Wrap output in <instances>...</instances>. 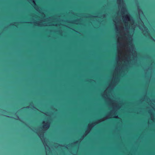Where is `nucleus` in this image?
<instances>
[{
	"instance_id": "f257e3e1",
	"label": "nucleus",
	"mask_w": 155,
	"mask_h": 155,
	"mask_svg": "<svg viewBox=\"0 0 155 155\" xmlns=\"http://www.w3.org/2000/svg\"><path fill=\"white\" fill-rule=\"evenodd\" d=\"M49 127V124H48L47 123L45 125H44L43 126L44 128H48Z\"/></svg>"
},
{
	"instance_id": "f03ea898",
	"label": "nucleus",
	"mask_w": 155,
	"mask_h": 155,
	"mask_svg": "<svg viewBox=\"0 0 155 155\" xmlns=\"http://www.w3.org/2000/svg\"><path fill=\"white\" fill-rule=\"evenodd\" d=\"M24 123L26 125H27V124L25 123Z\"/></svg>"
},
{
	"instance_id": "7ed1b4c3",
	"label": "nucleus",
	"mask_w": 155,
	"mask_h": 155,
	"mask_svg": "<svg viewBox=\"0 0 155 155\" xmlns=\"http://www.w3.org/2000/svg\"><path fill=\"white\" fill-rule=\"evenodd\" d=\"M75 143H77V142H76H76H75Z\"/></svg>"
},
{
	"instance_id": "20e7f679",
	"label": "nucleus",
	"mask_w": 155,
	"mask_h": 155,
	"mask_svg": "<svg viewBox=\"0 0 155 155\" xmlns=\"http://www.w3.org/2000/svg\"><path fill=\"white\" fill-rule=\"evenodd\" d=\"M73 31H75L76 32H77L76 31H75L74 30H73Z\"/></svg>"
}]
</instances>
